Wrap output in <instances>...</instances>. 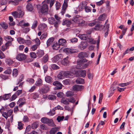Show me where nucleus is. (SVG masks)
I'll use <instances>...</instances> for the list:
<instances>
[{"label": "nucleus", "mask_w": 134, "mask_h": 134, "mask_svg": "<svg viewBox=\"0 0 134 134\" xmlns=\"http://www.w3.org/2000/svg\"><path fill=\"white\" fill-rule=\"evenodd\" d=\"M68 57H67L61 61V63L62 64L64 65H66L69 64V62L68 60Z\"/></svg>", "instance_id": "obj_22"}, {"label": "nucleus", "mask_w": 134, "mask_h": 134, "mask_svg": "<svg viewBox=\"0 0 134 134\" xmlns=\"http://www.w3.org/2000/svg\"><path fill=\"white\" fill-rule=\"evenodd\" d=\"M71 23V21L69 20H66L63 23V25H66L68 27L69 26Z\"/></svg>", "instance_id": "obj_30"}, {"label": "nucleus", "mask_w": 134, "mask_h": 134, "mask_svg": "<svg viewBox=\"0 0 134 134\" xmlns=\"http://www.w3.org/2000/svg\"><path fill=\"white\" fill-rule=\"evenodd\" d=\"M47 34L46 33H44L40 37L41 40H42L44 38H46L47 36Z\"/></svg>", "instance_id": "obj_57"}, {"label": "nucleus", "mask_w": 134, "mask_h": 134, "mask_svg": "<svg viewBox=\"0 0 134 134\" xmlns=\"http://www.w3.org/2000/svg\"><path fill=\"white\" fill-rule=\"evenodd\" d=\"M80 16L79 15H76L73 18L72 20L75 23L78 24L80 20L81 19L80 18Z\"/></svg>", "instance_id": "obj_17"}, {"label": "nucleus", "mask_w": 134, "mask_h": 134, "mask_svg": "<svg viewBox=\"0 0 134 134\" xmlns=\"http://www.w3.org/2000/svg\"><path fill=\"white\" fill-rule=\"evenodd\" d=\"M37 8L42 14L44 15L48 14V6L46 4H44L42 6L40 5H37Z\"/></svg>", "instance_id": "obj_1"}, {"label": "nucleus", "mask_w": 134, "mask_h": 134, "mask_svg": "<svg viewBox=\"0 0 134 134\" xmlns=\"http://www.w3.org/2000/svg\"><path fill=\"white\" fill-rule=\"evenodd\" d=\"M31 96L32 98L35 99L38 98L39 97V94L36 93H32L31 94Z\"/></svg>", "instance_id": "obj_34"}, {"label": "nucleus", "mask_w": 134, "mask_h": 134, "mask_svg": "<svg viewBox=\"0 0 134 134\" xmlns=\"http://www.w3.org/2000/svg\"><path fill=\"white\" fill-rule=\"evenodd\" d=\"M21 0H14V1H10L8 2L9 4H12L14 5H17L19 4V2Z\"/></svg>", "instance_id": "obj_24"}, {"label": "nucleus", "mask_w": 134, "mask_h": 134, "mask_svg": "<svg viewBox=\"0 0 134 134\" xmlns=\"http://www.w3.org/2000/svg\"><path fill=\"white\" fill-rule=\"evenodd\" d=\"M46 82L49 83H51L53 82V79L51 76H47L45 78Z\"/></svg>", "instance_id": "obj_18"}, {"label": "nucleus", "mask_w": 134, "mask_h": 134, "mask_svg": "<svg viewBox=\"0 0 134 134\" xmlns=\"http://www.w3.org/2000/svg\"><path fill=\"white\" fill-rule=\"evenodd\" d=\"M56 98V96L54 95H50L48 96V99L51 100L55 99Z\"/></svg>", "instance_id": "obj_42"}, {"label": "nucleus", "mask_w": 134, "mask_h": 134, "mask_svg": "<svg viewBox=\"0 0 134 134\" xmlns=\"http://www.w3.org/2000/svg\"><path fill=\"white\" fill-rule=\"evenodd\" d=\"M49 90V87L47 85H45L41 88L39 92L40 93L45 94L47 93Z\"/></svg>", "instance_id": "obj_6"}, {"label": "nucleus", "mask_w": 134, "mask_h": 134, "mask_svg": "<svg viewBox=\"0 0 134 134\" xmlns=\"http://www.w3.org/2000/svg\"><path fill=\"white\" fill-rule=\"evenodd\" d=\"M85 23V21L82 19H81V20H80V21L78 24L79 25H80L81 26H83L84 25Z\"/></svg>", "instance_id": "obj_56"}, {"label": "nucleus", "mask_w": 134, "mask_h": 134, "mask_svg": "<svg viewBox=\"0 0 134 134\" xmlns=\"http://www.w3.org/2000/svg\"><path fill=\"white\" fill-rule=\"evenodd\" d=\"M61 102L65 105L69 104L68 99L66 98H62L61 100Z\"/></svg>", "instance_id": "obj_20"}, {"label": "nucleus", "mask_w": 134, "mask_h": 134, "mask_svg": "<svg viewBox=\"0 0 134 134\" xmlns=\"http://www.w3.org/2000/svg\"><path fill=\"white\" fill-rule=\"evenodd\" d=\"M12 14L15 18L18 17L19 15V13L17 12L14 11L12 13Z\"/></svg>", "instance_id": "obj_45"}, {"label": "nucleus", "mask_w": 134, "mask_h": 134, "mask_svg": "<svg viewBox=\"0 0 134 134\" xmlns=\"http://www.w3.org/2000/svg\"><path fill=\"white\" fill-rule=\"evenodd\" d=\"M48 56L47 54L43 58V61L44 63H46L48 60Z\"/></svg>", "instance_id": "obj_43"}, {"label": "nucleus", "mask_w": 134, "mask_h": 134, "mask_svg": "<svg viewBox=\"0 0 134 134\" xmlns=\"http://www.w3.org/2000/svg\"><path fill=\"white\" fill-rule=\"evenodd\" d=\"M118 84V82L116 81L114 82L113 84L111 85L110 88V92H112V93H114V91L116 89V85Z\"/></svg>", "instance_id": "obj_12"}, {"label": "nucleus", "mask_w": 134, "mask_h": 134, "mask_svg": "<svg viewBox=\"0 0 134 134\" xmlns=\"http://www.w3.org/2000/svg\"><path fill=\"white\" fill-rule=\"evenodd\" d=\"M63 57V55L61 54H58L52 58V61L54 62H56Z\"/></svg>", "instance_id": "obj_8"}, {"label": "nucleus", "mask_w": 134, "mask_h": 134, "mask_svg": "<svg viewBox=\"0 0 134 134\" xmlns=\"http://www.w3.org/2000/svg\"><path fill=\"white\" fill-rule=\"evenodd\" d=\"M40 128L42 130H47V126L44 124H42L40 125Z\"/></svg>", "instance_id": "obj_49"}, {"label": "nucleus", "mask_w": 134, "mask_h": 134, "mask_svg": "<svg viewBox=\"0 0 134 134\" xmlns=\"http://www.w3.org/2000/svg\"><path fill=\"white\" fill-rule=\"evenodd\" d=\"M55 0H46V2L47 3L50 4L49 7L51 8L55 2Z\"/></svg>", "instance_id": "obj_33"}, {"label": "nucleus", "mask_w": 134, "mask_h": 134, "mask_svg": "<svg viewBox=\"0 0 134 134\" xmlns=\"http://www.w3.org/2000/svg\"><path fill=\"white\" fill-rule=\"evenodd\" d=\"M0 76L2 79L4 80H5L8 79V76L7 75L1 74L0 75Z\"/></svg>", "instance_id": "obj_59"}, {"label": "nucleus", "mask_w": 134, "mask_h": 134, "mask_svg": "<svg viewBox=\"0 0 134 134\" xmlns=\"http://www.w3.org/2000/svg\"><path fill=\"white\" fill-rule=\"evenodd\" d=\"M98 22H99L97 21H95L93 22L89 23L88 24V25L89 26H92L95 25L97 23H98Z\"/></svg>", "instance_id": "obj_62"}, {"label": "nucleus", "mask_w": 134, "mask_h": 134, "mask_svg": "<svg viewBox=\"0 0 134 134\" xmlns=\"http://www.w3.org/2000/svg\"><path fill=\"white\" fill-rule=\"evenodd\" d=\"M64 76L63 71H62L59 73L57 77L59 79H62L63 78Z\"/></svg>", "instance_id": "obj_39"}, {"label": "nucleus", "mask_w": 134, "mask_h": 134, "mask_svg": "<svg viewBox=\"0 0 134 134\" xmlns=\"http://www.w3.org/2000/svg\"><path fill=\"white\" fill-rule=\"evenodd\" d=\"M18 74V70L16 69H13V75L14 77H16Z\"/></svg>", "instance_id": "obj_41"}, {"label": "nucleus", "mask_w": 134, "mask_h": 134, "mask_svg": "<svg viewBox=\"0 0 134 134\" xmlns=\"http://www.w3.org/2000/svg\"><path fill=\"white\" fill-rule=\"evenodd\" d=\"M64 117L63 116H58L57 118V120L59 122L61 121H62L64 119Z\"/></svg>", "instance_id": "obj_47"}, {"label": "nucleus", "mask_w": 134, "mask_h": 134, "mask_svg": "<svg viewBox=\"0 0 134 134\" xmlns=\"http://www.w3.org/2000/svg\"><path fill=\"white\" fill-rule=\"evenodd\" d=\"M55 110L53 109L49 112L48 114L49 115L52 116L55 114Z\"/></svg>", "instance_id": "obj_52"}, {"label": "nucleus", "mask_w": 134, "mask_h": 134, "mask_svg": "<svg viewBox=\"0 0 134 134\" xmlns=\"http://www.w3.org/2000/svg\"><path fill=\"white\" fill-rule=\"evenodd\" d=\"M36 54L38 57H41L44 55V52L43 51V50H39L37 52Z\"/></svg>", "instance_id": "obj_21"}, {"label": "nucleus", "mask_w": 134, "mask_h": 134, "mask_svg": "<svg viewBox=\"0 0 134 134\" xmlns=\"http://www.w3.org/2000/svg\"><path fill=\"white\" fill-rule=\"evenodd\" d=\"M87 45V42L86 41H82L79 46V48L81 49H83L86 48Z\"/></svg>", "instance_id": "obj_10"}, {"label": "nucleus", "mask_w": 134, "mask_h": 134, "mask_svg": "<svg viewBox=\"0 0 134 134\" xmlns=\"http://www.w3.org/2000/svg\"><path fill=\"white\" fill-rule=\"evenodd\" d=\"M35 84L37 86H40L42 85V81L40 78H38L36 81Z\"/></svg>", "instance_id": "obj_25"}, {"label": "nucleus", "mask_w": 134, "mask_h": 134, "mask_svg": "<svg viewBox=\"0 0 134 134\" xmlns=\"http://www.w3.org/2000/svg\"><path fill=\"white\" fill-rule=\"evenodd\" d=\"M66 43V41L64 39H60L58 41V44L60 46H63Z\"/></svg>", "instance_id": "obj_19"}, {"label": "nucleus", "mask_w": 134, "mask_h": 134, "mask_svg": "<svg viewBox=\"0 0 134 134\" xmlns=\"http://www.w3.org/2000/svg\"><path fill=\"white\" fill-rule=\"evenodd\" d=\"M75 68H73L71 69L70 71H63L64 76L66 77H69L71 78V76H72L75 73Z\"/></svg>", "instance_id": "obj_4"}, {"label": "nucleus", "mask_w": 134, "mask_h": 134, "mask_svg": "<svg viewBox=\"0 0 134 134\" xmlns=\"http://www.w3.org/2000/svg\"><path fill=\"white\" fill-rule=\"evenodd\" d=\"M87 60L86 59H82L77 62V68L78 69H82L86 68L88 65L87 63H85Z\"/></svg>", "instance_id": "obj_2"}, {"label": "nucleus", "mask_w": 134, "mask_h": 134, "mask_svg": "<svg viewBox=\"0 0 134 134\" xmlns=\"http://www.w3.org/2000/svg\"><path fill=\"white\" fill-rule=\"evenodd\" d=\"M87 3L86 1H83L81 2L80 5V7L81 9H83L86 7Z\"/></svg>", "instance_id": "obj_23"}, {"label": "nucleus", "mask_w": 134, "mask_h": 134, "mask_svg": "<svg viewBox=\"0 0 134 134\" xmlns=\"http://www.w3.org/2000/svg\"><path fill=\"white\" fill-rule=\"evenodd\" d=\"M78 36L81 40H86L87 38V36L86 34L79 35Z\"/></svg>", "instance_id": "obj_26"}, {"label": "nucleus", "mask_w": 134, "mask_h": 134, "mask_svg": "<svg viewBox=\"0 0 134 134\" xmlns=\"http://www.w3.org/2000/svg\"><path fill=\"white\" fill-rule=\"evenodd\" d=\"M6 63L9 65H10L13 63V61L10 59H7L5 60Z\"/></svg>", "instance_id": "obj_36"}, {"label": "nucleus", "mask_w": 134, "mask_h": 134, "mask_svg": "<svg viewBox=\"0 0 134 134\" xmlns=\"http://www.w3.org/2000/svg\"><path fill=\"white\" fill-rule=\"evenodd\" d=\"M24 124L21 122H19L18 124V128L19 130H21L23 129V126Z\"/></svg>", "instance_id": "obj_48"}, {"label": "nucleus", "mask_w": 134, "mask_h": 134, "mask_svg": "<svg viewBox=\"0 0 134 134\" xmlns=\"http://www.w3.org/2000/svg\"><path fill=\"white\" fill-rule=\"evenodd\" d=\"M38 127V125L37 123L34 122L32 125V127L33 129H35Z\"/></svg>", "instance_id": "obj_63"}, {"label": "nucleus", "mask_w": 134, "mask_h": 134, "mask_svg": "<svg viewBox=\"0 0 134 134\" xmlns=\"http://www.w3.org/2000/svg\"><path fill=\"white\" fill-rule=\"evenodd\" d=\"M1 25L3 29H6L8 27L7 24L5 23H1Z\"/></svg>", "instance_id": "obj_50"}, {"label": "nucleus", "mask_w": 134, "mask_h": 134, "mask_svg": "<svg viewBox=\"0 0 134 134\" xmlns=\"http://www.w3.org/2000/svg\"><path fill=\"white\" fill-rule=\"evenodd\" d=\"M53 85L56 86V88L57 90L61 89L62 88V85L58 81H56L53 82Z\"/></svg>", "instance_id": "obj_11"}, {"label": "nucleus", "mask_w": 134, "mask_h": 134, "mask_svg": "<svg viewBox=\"0 0 134 134\" xmlns=\"http://www.w3.org/2000/svg\"><path fill=\"white\" fill-rule=\"evenodd\" d=\"M75 73L77 76L84 77L86 76V72L85 70H80L77 71L76 72H75Z\"/></svg>", "instance_id": "obj_5"}, {"label": "nucleus", "mask_w": 134, "mask_h": 134, "mask_svg": "<svg viewBox=\"0 0 134 134\" xmlns=\"http://www.w3.org/2000/svg\"><path fill=\"white\" fill-rule=\"evenodd\" d=\"M54 17L56 20V24H55V25H54V26L56 28L58 26V25L60 23V20L61 18L59 17L57 15L55 14L54 15Z\"/></svg>", "instance_id": "obj_13"}, {"label": "nucleus", "mask_w": 134, "mask_h": 134, "mask_svg": "<svg viewBox=\"0 0 134 134\" xmlns=\"http://www.w3.org/2000/svg\"><path fill=\"white\" fill-rule=\"evenodd\" d=\"M64 52L67 54H71L75 53L76 50L74 49L69 48H66L64 50Z\"/></svg>", "instance_id": "obj_9"}, {"label": "nucleus", "mask_w": 134, "mask_h": 134, "mask_svg": "<svg viewBox=\"0 0 134 134\" xmlns=\"http://www.w3.org/2000/svg\"><path fill=\"white\" fill-rule=\"evenodd\" d=\"M10 93L5 94L3 96V97H2L3 100H7L10 97Z\"/></svg>", "instance_id": "obj_31"}, {"label": "nucleus", "mask_w": 134, "mask_h": 134, "mask_svg": "<svg viewBox=\"0 0 134 134\" xmlns=\"http://www.w3.org/2000/svg\"><path fill=\"white\" fill-rule=\"evenodd\" d=\"M106 16L105 14H104L100 15L98 18V19L99 21H103L105 20Z\"/></svg>", "instance_id": "obj_27"}, {"label": "nucleus", "mask_w": 134, "mask_h": 134, "mask_svg": "<svg viewBox=\"0 0 134 134\" xmlns=\"http://www.w3.org/2000/svg\"><path fill=\"white\" fill-rule=\"evenodd\" d=\"M4 39L7 42H11V41H13L12 38L10 36L4 37Z\"/></svg>", "instance_id": "obj_35"}, {"label": "nucleus", "mask_w": 134, "mask_h": 134, "mask_svg": "<svg viewBox=\"0 0 134 134\" xmlns=\"http://www.w3.org/2000/svg\"><path fill=\"white\" fill-rule=\"evenodd\" d=\"M57 97L59 98H62L64 96V94L62 92H59L57 94Z\"/></svg>", "instance_id": "obj_64"}, {"label": "nucleus", "mask_w": 134, "mask_h": 134, "mask_svg": "<svg viewBox=\"0 0 134 134\" xmlns=\"http://www.w3.org/2000/svg\"><path fill=\"white\" fill-rule=\"evenodd\" d=\"M52 68L54 70H57L59 68V67L57 65L53 64L52 65Z\"/></svg>", "instance_id": "obj_51"}, {"label": "nucleus", "mask_w": 134, "mask_h": 134, "mask_svg": "<svg viewBox=\"0 0 134 134\" xmlns=\"http://www.w3.org/2000/svg\"><path fill=\"white\" fill-rule=\"evenodd\" d=\"M31 57L32 58H35L36 57V55L35 53L33 52L30 53V54Z\"/></svg>", "instance_id": "obj_54"}, {"label": "nucleus", "mask_w": 134, "mask_h": 134, "mask_svg": "<svg viewBox=\"0 0 134 134\" xmlns=\"http://www.w3.org/2000/svg\"><path fill=\"white\" fill-rule=\"evenodd\" d=\"M41 121L42 123L46 124L49 126L54 127L55 126V125L53 122V121L52 119L43 117L41 119Z\"/></svg>", "instance_id": "obj_3"}, {"label": "nucleus", "mask_w": 134, "mask_h": 134, "mask_svg": "<svg viewBox=\"0 0 134 134\" xmlns=\"http://www.w3.org/2000/svg\"><path fill=\"white\" fill-rule=\"evenodd\" d=\"M59 128L54 127L52 128L49 131L50 134H56V132L59 130Z\"/></svg>", "instance_id": "obj_14"}, {"label": "nucleus", "mask_w": 134, "mask_h": 134, "mask_svg": "<svg viewBox=\"0 0 134 134\" xmlns=\"http://www.w3.org/2000/svg\"><path fill=\"white\" fill-rule=\"evenodd\" d=\"M87 74L88 78L89 79H93V74H91L90 73L89 70H88Z\"/></svg>", "instance_id": "obj_40"}, {"label": "nucleus", "mask_w": 134, "mask_h": 134, "mask_svg": "<svg viewBox=\"0 0 134 134\" xmlns=\"http://www.w3.org/2000/svg\"><path fill=\"white\" fill-rule=\"evenodd\" d=\"M74 95V92L71 91H67L66 94V96L67 97H71Z\"/></svg>", "instance_id": "obj_37"}, {"label": "nucleus", "mask_w": 134, "mask_h": 134, "mask_svg": "<svg viewBox=\"0 0 134 134\" xmlns=\"http://www.w3.org/2000/svg\"><path fill=\"white\" fill-rule=\"evenodd\" d=\"M76 82L77 83L83 84L85 83L84 80L82 78H78L76 80Z\"/></svg>", "instance_id": "obj_28"}, {"label": "nucleus", "mask_w": 134, "mask_h": 134, "mask_svg": "<svg viewBox=\"0 0 134 134\" xmlns=\"http://www.w3.org/2000/svg\"><path fill=\"white\" fill-rule=\"evenodd\" d=\"M17 40L20 44L23 43L25 42V40L23 38L19 37L17 38Z\"/></svg>", "instance_id": "obj_38"}, {"label": "nucleus", "mask_w": 134, "mask_h": 134, "mask_svg": "<svg viewBox=\"0 0 134 134\" xmlns=\"http://www.w3.org/2000/svg\"><path fill=\"white\" fill-rule=\"evenodd\" d=\"M26 8L28 11L30 12L32 11L34 9L32 3L31 2L28 3L26 6Z\"/></svg>", "instance_id": "obj_15"}, {"label": "nucleus", "mask_w": 134, "mask_h": 134, "mask_svg": "<svg viewBox=\"0 0 134 134\" xmlns=\"http://www.w3.org/2000/svg\"><path fill=\"white\" fill-rule=\"evenodd\" d=\"M12 71V70L10 69H8L7 70H5L4 73L7 74H11Z\"/></svg>", "instance_id": "obj_58"}, {"label": "nucleus", "mask_w": 134, "mask_h": 134, "mask_svg": "<svg viewBox=\"0 0 134 134\" xmlns=\"http://www.w3.org/2000/svg\"><path fill=\"white\" fill-rule=\"evenodd\" d=\"M17 97L16 94H14L12 97L10 99V101H12L14 100Z\"/></svg>", "instance_id": "obj_61"}, {"label": "nucleus", "mask_w": 134, "mask_h": 134, "mask_svg": "<svg viewBox=\"0 0 134 134\" xmlns=\"http://www.w3.org/2000/svg\"><path fill=\"white\" fill-rule=\"evenodd\" d=\"M55 6L57 10H58L60 7V3L59 2L56 1V2Z\"/></svg>", "instance_id": "obj_55"}, {"label": "nucleus", "mask_w": 134, "mask_h": 134, "mask_svg": "<svg viewBox=\"0 0 134 134\" xmlns=\"http://www.w3.org/2000/svg\"><path fill=\"white\" fill-rule=\"evenodd\" d=\"M54 40V38L51 37L49 38L47 42V46H49L51 43H52Z\"/></svg>", "instance_id": "obj_29"}, {"label": "nucleus", "mask_w": 134, "mask_h": 134, "mask_svg": "<svg viewBox=\"0 0 134 134\" xmlns=\"http://www.w3.org/2000/svg\"><path fill=\"white\" fill-rule=\"evenodd\" d=\"M86 54L85 52H81L78 54V57L80 58L83 59V58L85 56Z\"/></svg>", "instance_id": "obj_32"}, {"label": "nucleus", "mask_w": 134, "mask_h": 134, "mask_svg": "<svg viewBox=\"0 0 134 134\" xmlns=\"http://www.w3.org/2000/svg\"><path fill=\"white\" fill-rule=\"evenodd\" d=\"M16 59L20 61L23 60L26 58L25 55L23 53H19L16 57Z\"/></svg>", "instance_id": "obj_7"}, {"label": "nucleus", "mask_w": 134, "mask_h": 134, "mask_svg": "<svg viewBox=\"0 0 134 134\" xmlns=\"http://www.w3.org/2000/svg\"><path fill=\"white\" fill-rule=\"evenodd\" d=\"M88 39L89 42L92 44H94L96 43V41L92 38H89Z\"/></svg>", "instance_id": "obj_53"}, {"label": "nucleus", "mask_w": 134, "mask_h": 134, "mask_svg": "<svg viewBox=\"0 0 134 134\" xmlns=\"http://www.w3.org/2000/svg\"><path fill=\"white\" fill-rule=\"evenodd\" d=\"M68 99L69 102H70L73 103H74L75 102V100L73 97H71L70 98H69Z\"/></svg>", "instance_id": "obj_44"}, {"label": "nucleus", "mask_w": 134, "mask_h": 134, "mask_svg": "<svg viewBox=\"0 0 134 134\" xmlns=\"http://www.w3.org/2000/svg\"><path fill=\"white\" fill-rule=\"evenodd\" d=\"M38 22L37 20H35L31 28L32 29H34L36 27L37 25Z\"/></svg>", "instance_id": "obj_46"}, {"label": "nucleus", "mask_w": 134, "mask_h": 134, "mask_svg": "<svg viewBox=\"0 0 134 134\" xmlns=\"http://www.w3.org/2000/svg\"><path fill=\"white\" fill-rule=\"evenodd\" d=\"M60 46L58 44H54L53 45V49L56 50H58Z\"/></svg>", "instance_id": "obj_60"}, {"label": "nucleus", "mask_w": 134, "mask_h": 134, "mask_svg": "<svg viewBox=\"0 0 134 134\" xmlns=\"http://www.w3.org/2000/svg\"><path fill=\"white\" fill-rule=\"evenodd\" d=\"M48 21L49 24L51 25H55L56 24V20L53 17H51L49 18L48 19Z\"/></svg>", "instance_id": "obj_16"}]
</instances>
